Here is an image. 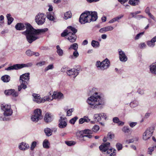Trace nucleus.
I'll use <instances>...</instances> for the list:
<instances>
[{
  "label": "nucleus",
  "instance_id": "51",
  "mask_svg": "<svg viewBox=\"0 0 156 156\" xmlns=\"http://www.w3.org/2000/svg\"><path fill=\"white\" fill-rule=\"evenodd\" d=\"M108 137L110 139H112L114 138L115 137V135L114 133L110 132L108 133Z\"/></svg>",
  "mask_w": 156,
  "mask_h": 156
},
{
  "label": "nucleus",
  "instance_id": "36",
  "mask_svg": "<svg viewBox=\"0 0 156 156\" xmlns=\"http://www.w3.org/2000/svg\"><path fill=\"white\" fill-rule=\"evenodd\" d=\"M91 45L94 48L98 47L99 46V43L98 42L93 40L91 42Z\"/></svg>",
  "mask_w": 156,
  "mask_h": 156
},
{
  "label": "nucleus",
  "instance_id": "31",
  "mask_svg": "<svg viewBox=\"0 0 156 156\" xmlns=\"http://www.w3.org/2000/svg\"><path fill=\"white\" fill-rule=\"evenodd\" d=\"M71 17L72 14L70 11H68L64 13V18L65 20H67Z\"/></svg>",
  "mask_w": 156,
  "mask_h": 156
},
{
  "label": "nucleus",
  "instance_id": "26",
  "mask_svg": "<svg viewBox=\"0 0 156 156\" xmlns=\"http://www.w3.org/2000/svg\"><path fill=\"white\" fill-rule=\"evenodd\" d=\"M47 17L51 21H54L55 19L54 17V13L53 12H49L47 13Z\"/></svg>",
  "mask_w": 156,
  "mask_h": 156
},
{
  "label": "nucleus",
  "instance_id": "33",
  "mask_svg": "<svg viewBox=\"0 0 156 156\" xmlns=\"http://www.w3.org/2000/svg\"><path fill=\"white\" fill-rule=\"evenodd\" d=\"M56 49H57V52L59 56H62L63 55V50L61 49L60 46L58 45L56 46Z\"/></svg>",
  "mask_w": 156,
  "mask_h": 156
},
{
  "label": "nucleus",
  "instance_id": "29",
  "mask_svg": "<svg viewBox=\"0 0 156 156\" xmlns=\"http://www.w3.org/2000/svg\"><path fill=\"white\" fill-rule=\"evenodd\" d=\"M11 16V15L10 14H7L6 15V17L8 20V25L10 24L14 20L13 18Z\"/></svg>",
  "mask_w": 156,
  "mask_h": 156
},
{
  "label": "nucleus",
  "instance_id": "35",
  "mask_svg": "<svg viewBox=\"0 0 156 156\" xmlns=\"http://www.w3.org/2000/svg\"><path fill=\"white\" fill-rule=\"evenodd\" d=\"M44 132L47 136H49L52 134V132L50 129L46 128L44 129Z\"/></svg>",
  "mask_w": 156,
  "mask_h": 156
},
{
  "label": "nucleus",
  "instance_id": "11",
  "mask_svg": "<svg viewBox=\"0 0 156 156\" xmlns=\"http://www.w3.org/2000/svg\"><path fill=\"white\" fill-rule=\"evenodd\" d=\"M77 137H79L80 140L82 141H85L88 140V139H90L92 137V136L90 134L87 135H83V132L80 131L78 132L76 134Z\"/></svg>",
  "mask_w": 156,
  "mask_h": 156
},
{
  "label": "nucleus",
  "instance_id": "21",
  "mask_svg": "<svg viewBox=\"0 0 156 156\" xmlns=\"http://www.w3.org/2000/svg\"><path fill=\"white\" fill-rule=\"evenodd\" d=\"M110 145V143L108 142V147ZM116 150L113 148H109L108 147V154H110L109 156H115Z\"/></svg>",
  "mask_w": 156,
  "mask_h": 156
},
{
  "label": "nucleus",
  "instance_id": "38",
  "mask_svg": "<svg viewBox=\"0 0 156 156\" xmlns=\"http://www.w3.org/2000/svg\"><path fill=\"white\" fill-rule=\"evenodd\" d=\"M49 142L48 140H45L43 142V146L44 148H49Z\"/></svg>",
  "mask_w": 156,
  "mask_h": 156
},
{
  "label": "nucleus",
  "instance_id": "25",
  "mask_svg": "<svg viewBox=\"0 0 156 156\" xmlns=\"http://www.w3.org/2000/svg\"><path fill=\"white\" fill-rule=\"evenodd\" d=\"M34 115L37 117H39L42 118V116L41 114V110L40 109H37L35 110L34 112Z\"/></svg>",
  "mask_w": 156,
  "mask_h": 156
},
{
  "label": "nucleus",
  "instance_id": "24",
  "mask_svg": "<svg viewBox=\"0 0 156 156\" xmlns=\"http://www.w3.org/2000/svg\"><path fill=\"white\" fill-rule=\"evenodd\" d=\"M90 119L86 116H85L83 118H80L79 120V123L80 124H83L85 122H90Z\"/></svg>",
  "mask_w": 156,
  "mask_h": 156
},
{
  "label": "nucleus",
  "instance_id": "39",
  "mask_svg": "<svg viewBox=\"0 0 156 156\" xmlns=\"http://www.w3.org/2000/svg\"><path fill=\"white\" fill-rule=\"evenodd\" d=\"M144 32H142L137 34L134 38L135 40H137L139 39L144 34Z\"/></svg>",
  "mask_w": 156,
  "mask_h": 156
},
{
  "label": "nucleus",
  "instance_id": "15",
  "mask_svg": "<svg viewBox=\"0 0 156 156\" xmlns=\"http://www.w3.org/2000/svg\"><path fill=\"white\" fill-rule=\"evenodd\" d=\"M53 119V116L51 113H47L45 115L44 120L46 122H51Z\"/></svg>",
  "mask_w": 156,
  "mask_h": 156
},
{
  "label": "nucleus",
  "instance_id": "59",
  "mask_svg": "<svg viewBox=\"0 0 156 156\" xmlns=\"http://www.w3.org/2000/svg\"><path fill=\"white\" fill-rule=\"evenodd\" d=\"M107 31V29L106 27L101 28L99 30V32L101 33H104Z\"/></svg>",
  "mask_w": 156,
  "mask_h": 156
},
{
  "label": "nucleus",
  "instance_id": "8",
  "mask_svg": "<svg viewBox=\"0 0 156 156\" xmlns=\"http://www.w3.org/2000/svg\"><path fill=\"white\" fill-rule=\"evenodd\" d=\"M154 132V129L152 127L147 128L144 133L143 135V139L145 141L147 140L152 136Z\"/></svg>",
  "mask_w": 156,
  "mask_h": 156
},
{
  "label": "nucleus",
  "instance_id": "10",
  "mask_svg": "<svg viewBox=\"0 0 156 156\" xmlns=\"http://www.w3.org/2000/svg\"><path fill=\"white\" fill-rule=\"evenodd\" d=\"M45 17L44 14L38 13L35 17V20L38 25L43 24L45 21Z\"/></svg>",
  "mask_w": 156,
  "mask_h": 156
},
{
  "label": "nucleus",
  "instance_id": "9",
  "mask_svg": "<svg viewBox=\"0 0 156 156\" xmlns=\"http://www.w3.org/2000/svg\"><path fill=\"white\" fill-rule=\"evenodd\" d=\"M107 58H106L102 62L99 61H97L95 64L97 68L99 69L104 70L107 68Z\"/></svg>",
  "mask_w": 156,
  "mask_h": 156
},
{
  "label": "nucleus",
  "instance_id": "27",
  "mask_svg": "<svg viewBox=\"0 0 156 156\" xmlns=\"http://www.w3.org/2000/svg\"><path fill=\"white\" fill-rule=\"evenodd\" d=\"M10 79V76L8 75H5L1 77V79L4 82H9Z\"/></svg>",
  "mask_w": 156,
  "mask_h": 156
},
{
  "label": "nucleus",
  "instance_id": "61",
  "mask_svg": "<svg viewBox=\"0 0 156 156\" xmlns=\"http://www.w3.org/2000/svg\"><path fill=\"white\" fill-rule=\"evenodd\" d=\"M140 48H145L146 47V45L144 43H141L140 44Z\"/></svg>",
  "mask_w": 156,
  "mask_h": 156
},
{
  "label": "nucleus",
  "instance_id": "16",
  "mask_svg": "<svg viewBox=\"0 0 156 156\" xmlns=\"http://www.w3.org/2000/svg\"><path fill=\"white\" fill-rule=\"evenodd\" d=\"M32 97L33 101L37 103H40L42 102L41 100L40 96L39 94H33Z\"/></svg>",
  "mask_w": 156,
  "mask_h": 156
},
{
  "label": "nucleus",
  "instance_id": "1",
  "mask_svg": "<svg viewBox=\"0 0 156 156\" xmlns=\"http://www.w3.org/2000/svg\"><path fill=\"white\" fill-rule=\"evenodd\" d=\"M15 27L18 30H23L26 29V31L22 32V34L26 36L27 41L30 44L39 39L40 34L45 33L48 30L47 28L36 30L29 23L24 24L22 23H19L16 25Z\"/></svg>",
  "mask_w": 156,
  "mask_h": 156
},
{
  "label": "nucleus",
  "instance_id": "14",
  "mask_svg": "<svg viewBox=\"0 0 156 156\" xmlns=\"http://www.w3.org/2000/svg\"><path fill=\"white\" fill-rule=\"evenodd\" d=\"M67 75L71 77L74 78L78 74V70L75 69H72L67 71Z\"/></svg>",
  "mask_w": 156,
  "mask_h": 156
},
{
  "label": "nucleus",
  "instance_id": "6",
  "mask_svg": "<svg viewBox=\"0 0 156 156\" xmlns=\"http://www.w3.org/2000/svg\"><path fill=\"white\" fill-rule=\"evenodd\" d=\"M33 65L32 62L27 64H16L6 68L5 70L10 71L12 70H18L24 67H28L31 66Z\"/></svg>",
  "mask_w": 156,
  "mask_h": 156
},
{
  "label": "nucleus",
  "instance_id": "18",
  "mask_svg": "<svg viewBox=\"0 0 156 156\" xmlns=\"http://www.w3.org/2000/svg\"><path fill=\"white\" fill-rule=\"evenodd\" d=\"M29 145L24 142L20 143L19 146V149L22 151L26 150L29 148Z\"/></svg>",
  "mask_w": 156,
  "mask_h": 156
},
{
  "label": "nucleus",
  "instance_id": "62",
  "mask_svg": "<svg viewBox=\"0 0 156 156\" xmlns=\"http://www.w3.org/2000/svg\"><path fill=\"white\" fill-rule=\"evenodd\" d=\"M73 55L75 58L79 56V53L77 50H75L73 53Z\"/></svg>",
  "mask_w": 156,
  "mask_h": 156
},
{
  "label": "nucleus",
  "instance_id": "20",
  "mask_svg": "<svg viewBox=\"0 0 156 156\" xmlns=\"http://www.w3.org/2000/svg\"><path fill=\"white\" fill-rule=\"evenodd\" d=\"M145 12L148 15L150 18L152 19L154 21L156 22V19L155 17L150 12V9L149 7H147L145 10Z\"/></svg>",
  "mask_w": 156,
  "mask_h": 156
},
{
  "label": "nucleus",
  "instance_id": "63",
  "mask_svg": "<svg viewBox=\"0 0 156 156\" xmlns=\"http://www.w3.org/2000/svg\"><path fill=\"white\" fill-rule=\"evenodd\" d=\"M151 114V113L150 112H147L144 115L145 118L147 119L148 118Z\"/></svg>",
  "mask_w": 156,
  "mask_h": 156
},
{
  "label": "nucleus",
  "instance_id": "50",
  "mask_svg": "<svg viewBox=\"0 0 156 156\" xmlns=\"http://www.w3.org/2000/svg\"><path fill=\"white\" fill-rule=\"evenodd\" d=\"M99 129V127L98 126L95 125L92 128V131L94 132H97Z\"/></svg>",
  "mask_w": 156,
  "mask_h": 156
},
{
  "label": "nucleus",
  "instance_id": "22",
  "mask_svg": "<svg viewBox=\"0 0 156 156\" xmlns=\"http://www.w3.org/2000/svg\"><path fill=\"white\" fill-rule=\"evenodd\" d=\"M99 149L102 152H106L107 151V144L103 143L99 147Z\"/></svg>",
  "mask_w": 156,
  "mask_h": 156
},
{
  "label": "nucleus",
  "instance_id": "19",
  "mask_svg": "<svg viewBox=\"0 0 156 156\" xmlns=\"http://www.w3.org/2000/svg\"><path fill=\"white\" fill-rule=\"evenodd\" d=\"M52 100L53 99H62L63 98V94L60 92H54L52 96Z\"/></svg>",
  "mask_w": 156,
  "mask_h": 156
},
{
  "label": "nucleus",
  "instance_id": "28",
  "mask_svg": "<svg viewBox=\"0 0 156 156\" xmlns=\"http://www.w3.org/2000/svg\"><path fill=\"white\" fill-rule=\"evenodd\" d=\"M42 118L40 117H37L36 115H32L31 118V120L35 122H37L38 120L41 119Z\"/></svg>",
  "mask_w": 156,
  "mask_h": 156
},
{
  "label": "nucleus",
  "instance_id": "54",
  "mask_svg": "<svg viewBox=\"0 0 156 156\" xmlns=\"http://www.w3.org/2000/svg\"><path fill=\"white\" fill-rule=\"evenodd\" d=\"M123 14H121L114 18L116 21L119 22V20L122 19L124 16Z\"/></svg>",
  "mask_w": 156,
  "mask_h": 156
},
{
  "label": "nucleus",
  "instance_id": "44",
  "mask_svg": "<svg viewBox=\"0 0 156 156\" xmlns=\"http://www.w3.org/2000/svg\"><path fill=\"white\" fill-rule=\"evenodd\" d=\"M116 147L118 151H120L122 149V145L119 143H118L116 144Z\"/></svg>",
  "mask_w": 156,
  "mask_h": 156
},
{
  "label": "nucleus",
  "instance_id": "45",
  "mask_svg": "<svg viewBox=\"0 0 156 156\" xmlns=\"http://www.w3.org/2000/svg\"><path fill=\"white\" fill-rule=\"evenodd\" d=\"M101 116V120L103 121H106V119L107 118V116L104 113H102L100 114Z\"/></svg>",
  "mask_w": 156,
  "mask_h": 156
},
{
  "label": "nucleus",
  "instance_id": "17",
  "mask_svg": "<svg viewBox=\"0 0 156 156\" xmlns=\"http://www.w3.org/2000/svg\"><path fill=\"white\" fill-rule=\"evenodd\" d=\"M156 42V35L150 41H147V44L150 47L153 48L155 45V43Z\"/></svg>",
  "mask_w": 156,
  "mask_h": 156
},
{
  "label": "nucleus",
  "instance_id": "42",
  "mask_svg": "<svg viewBox=\"0 0 156 156\" xmlns=\"http://www.w3.org/2000/svg\"><path fill=\"white\" fill-rule=\"evenodd\" d=\"M123 132L125 133H129L130 131V130L128 126H124L122 129Z\"/></svg>",
  "mask_w": 156,
  "mask_h": 156
},
{
  "label": "nucleus",
  "instance_id": "32",
  "mask_svg": "<svg viewBox=\"0 0 156 156\" xmlns=\"http://www.w3.org/2000/svg\"><path fill=\"white\" fill-rule=\"evenodd\" d=\"M41 100L42 101L41 103H43L46 101H51L52 100V97L46 96L43 98H41Z\"/></svg>",
  "mask_w": 156,
  "mask_h": 156
},
{
  "label": "nucleus",
  "instance_id": "3",
  "mask_svg": "<svg viewBox=\"0 0 156 156\" xmlns=\"http://www.w3.org/2000/svg\"><path fill=\"white\" fill-rule=\"evenodd\" d=\"M97 18V13L96 12L88 11L82 13L80 15L79 21L81 24H83L90 22L91 21H95Z\"/></svg>",
  "mask_w": 156,
  "mask_h": 156
},
{
  "label": "nucleus",
  "instance_id": "47",
  "mask_svg": "<svg viewBox=\"0 0 156 156\" xmlns=\"http://www.w3.org/2000/svg\"><path fill=\"white\" fill-rule=\"evenodd\" d=\"M12 94H11V95L14 97H17L19 95V93L14 89H12Z\"/></svg>",
  "mask_w": 156,
  "mask_h": 156
},
{
  "label": "nucleus",
  "instance_id": "12",
  "mask_svg": "<svg viewBox=\"0 0 156 156\" xmlns=\"http://www.w3.org/2000/svg\"><path fill=\"white\" fill-rule=\"evenodd\" d=\"M58 122V126L60 128H64L67 125V119L66 118H63L61 116Z\"/></svg>",
  "mask_w": 156,
  "mask_h": 156
},
{
  "label": "nucleus",
  "instance_id": "5",
  "mask_svg": "<svg viewBox=\"0 0 156 156\" xmlns=\"http://www.w3.org/2000/svg\"><path fill=\"white\" fill-rule=\"evenodd\" d=\"M29 73H26L21 75L20 78V85L18 86V90L20 91L22 89H25L27 87V85L28 84L30 79Z\"/></svg>",
  "mask_w": 156,
  "mask_h": 156
},
{
  "label": "nucleus",
  "instance_id": "55",
  "mask_svg": "<svg viewBox=\"0 0 156 156\" xmlns=\"http://www.w3.org/2000/svg\"><path fill=\"white\" fill-rule=\"evenodd\" d=\"M130 18H136L137 17L136 13L135 12H130L129 16Z\"/></svg>",
  "mask_w": 156,
  "mask_h": 156
},
{
  "label": "nucleus",
  "instance_id": "60",
  "mask_svg": "<svg viewBox=\"0 0 156 156\" xmlns=\"http://www.w3.org/2000/svg\"><path fill=\"white\" fill-rule=\"evenodd\" d=\"M137 92L140 95H143L144 94V90L143 89H140L138 90Z\"/></svg>",
  "mask_w": 156,
  "mask_h": 156
},
{
  "label": "nucleus",
  "instance_id": "7",
  "mask_svg": "<svg viewBox=\"0 0 156 156\" xmlns=\"http://www.w3.org/2000/svg\"><path fill=\"white\" fill-rule=\"evenodd\" d=\"M1 107V109L4 112L3 114L5 116H10L12 114L13 111L10 105L2 104Z\"/></svg>",
  "mask_w": 156,
  "mask_h": 156
},
{
  "label": "nucleus",
  "instance_id": "48",
  "mask_svg": "<svg viewBox=\"0 0 156 156\" xmlns=\"http://www.w3.org/2000/svg\"><path fill=\"white\" fill-rule=\"evenodd\" d=\"M12 89L8 90H6L4 91L5 94L7 95H11V94H12Z\"/></svg>",
  "mask_w": 156,
  "mask_h": 156
},
{
  "label": "nucleus",
  "instance_id": "49",
  "mask_svg": "<svg viewBox=\"0 0 156 156\" xmlns=\"http://www.w3.org/2000/svg\"><path fill=\"white\" fill-rule=\"evenodd\" d=\"M54 68V66L53 64H50L45 69V71H46L49 69H52Z\"/></svg>",
  "mask_w": 156,
  "mask_h": 156
},
{
  "label": "nucleus",
  "instance_id": "58",
  "mask_svg": "<svg viewBox=\"0 0 156 156\" xmlns=\"http://www.w3.org/2000/svg\"><path fill=\"white\" fill-rule=\"evenodd\" d=\"M69 70L68 69V68L65 66H64L61 69V71L62 72L67 73V71H68Z\"/></svg>",
  "mask_w": 156,
  "mask_h": 156
},
{
  "label": "nucleus",
  "instance_id": "46",
  "mask_svg": "<svg viewBox=\"0 0 156 156\" xmlns=\"http://www.w3.org/2000/svg\"><path fill=\"white\" fill-rule=\"evenodd\" d=\"M26 54L29 56H31L33 55V52L30 50L29 49L26 51Z\"/></svg>",
  "mask_w": 156,
  "mask_h": 156
},
{
  "label": "nucleus",
  "instance_id": "23",
  "mask_svg": "<svg viewBox=\"0 0 156 156\" xmlns=\"http://www.w3.org/2000/svg\"><path fill=\"white\" fill-rule=\"evenodd\" d=\"M113 122L116 123H117L118 126H123L124 125V122L120 121L119 118L117 117H115L113 119Z\"/></svg>",
  "mask_w": 156,
  "mask_h": 156
},
{
  "label": "nucleus",
  "instance_id": "13",
  "mask_svg": "<svg viewBox=\"0 0 156 156\" xmlns=\"http://www.w3.org/2000/svg\"><path fill=\"white\" fill-rule=\"evenodd\" d=\"M120 61L123 62H125L127 60V58L125 52L121 49L118 50Z\"/></svg>",
  "mask_w": 156,
  "mask_h": 156
},
{
  "label": "nucleus",
  "instance_id": "56",
  "mask_svg": "<svg viewBox=\"0 0 156 156\" xmlns=\"http://www.w3.org/2000/svg\"><path fill=\"white\" fill-rule=\"evenodd\" d=\"M74 110V109L73 108H71L68 110L67 112V116H70L71 115V113Z\"/></svg>",
  "mask_w": 156,
  "mask_h": 156
},
{
  "label": "nucleus",
  "instance_id": "40",
  "mask_svg": "<svg viewBox=\"0 0 156 156\" xmlns=\"http://www.w3.org/2000/svg\"><path fill=\"white\" fill-rule=\"evenodd\" d=\"M138 104V103L137 101H134L130 103V105L131 107L134 108L137 106Z\"/></svg>",
  "mask_w": 156,
  "mask_h": 156
},
{
  "label": "nucleus",
  "instance_id": "30",
  "mask_svg": "<svg viewBox=\"0 0 156 156\" xmlns=\"http://www.w3.org/2000/svg\"><path fill=\"white\" fill-rule=\"evenodd\" d=\"M139 0H129V3L133 6H135L138 4Z\"/></svg>",
  "mask_w": 156,
  "mask_h": 156
},
{
  "label": "nucleus",
  "instance_id": "41",
  "mask_svg": "<svg viewBox=\"0 0 156 156\" xmlns=\"http://www.w3.org/2000/svg\"><path fill=\"white\" fill-rule=\"evenodd\" d=\"M82 132H83V135L84 134L87 135L90 134H92L93 133L92 130L89 129H85Z\"/></svg>",
  "mask_w": 156,
  "mask_h": 156
},
{
  "label": "nucleus",
  "instance_id": "37",
  "mask_svg": "<svg viewBox=\"0 0 156 156\" xmlns=\"http://www.w3.org/2000/svg\"><path fill=\"white\" fill-rule=\"evenodd\" d=\"M94 119L96 121L98 122L100 120H101V116L100 114H97L94 115Z\"/></svg>",
  "mask_w": 156,
  "mask_h": 156
},
{
  "label": "nucleus",
  "instance_id": "57",
  "mask_svg": "<svg viewBox=\"0 0 156 156\" xmlns=\"http://www.w3.org/2000/svg\"><path fill=\"white\" fill-rule=\"evenodd\" d=\"M36 145V142L35 141H34L32 142L31 146L30 147V149L31 150H33L35 146Z\"/></svg>",
  "mask_w": 156,
  "mask_h": 156
},
{
  "label": "nucleus",
  "instance_id": "64",
  "mask_svg": "<svg viewBox=\"0 0 156 156\" xmlns=\"http://www.w3.org/2000/svg\"><path fill=\"white\" fill-rule=\"evenodd\" d=\"M137 124L136 122H132L129 124L130 126L131 127H133L135 126Z\"/></svg>",
  "mask_w": 156,
  "mask_h": 156
},
{
  "label": "nucleus",
  "instance_id": "34",
  "mask_svg": "<svg viewBox=\"0 0 156 156\" xmlns=\"http://www.w3.org/2000/svg\"><path fill=\"white\" fill-rule=\"evenodd\" d=\"M78 48V45L76 43H74L73 44L71 45L70 47L69 48V50H71L73 49L74 50H77Z\"/></svg>",
  "mask_w": 156,
  "mask_h": 156
},
{
  "label": "nucleus",
  "instance_id": "53",
  "mask_svg": "<svg viewBox=\"0 0 156 156\" xmlns=\"http://www.w3.org/2000/svg\"><path fill=\"white\" fill-rule=\"evenodd\" d=\"M66 144L69 146H71L74 145L75 143L73 141H66Z\"/></svg>",
  "mask_w": 156,
  "mask_h": 156
},
{
  "label": "nucleus",
  "instance_id": "2",
  "mask_svg": "<svg viewBox=\"0 0 156 156\" xmlns=\"http://www.w3.org/2000/svg\"><path fill=\"white\" fill-rule=\"evenodd\" d=\"M87 102L93 109L98 108L100 105L104 103V100L97 92H95L93 95L88 98Z\"/></svg>",
  "mask_w": 156,
  "mask_h": 156
},
{
  "label": "nucleus",
  "instance_id": "43",
  "mask_svg": "<svg viewBox=\"0 0 156 156\" xmlns=\"http://www.w3.org/2000/svg\"><path fill=\"white\" fill-rule=\"evenodd\" d=\"M154 147H150L148 148L147 153L150 155L152 154V152L154 151Z\"/></svg>",
  "mask_w": 156,
  "mask_h": 156
},
{
  "label": "nucleus",
  "instance_id": "52",
  "mask_svg": "<svg viewBox=\"0 0 156 156\" xmlns=\"http://www.w3.org/2000/svg\"><path fill=\"white\" fill-rule=\"evenodd\" d=\"M78 119V118L77 117H75L70 119L69 122L71 124H74Z\"/></svg>",
  "mask_w": 156,
  "mask_h": 156
},
{
  "label": "nucleus",
  "instance_id": "4",
  "mask_svg": "<svg viewBox=\"0 0 156 156\" xmlns=\"http://www.w3.org/2000/svg\"><path fill=\"white\" fill-rule=\"evenodd\" d=\"M77 32V30L71 26H69L67 29L65 30L61 34L63 37L66 36L67 39L71 42H74L76 39L77 37L75 34Z\"/></svg>",
  "mask_w": 156,
  "mask_h": 156
}]
</instances>
